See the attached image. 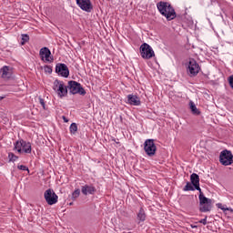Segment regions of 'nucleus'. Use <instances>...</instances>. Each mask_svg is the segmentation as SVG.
I'll return each mask as SVG.
<instances>
[{"instance_id": "obj_1", "label": "nucleus", "mask_w": 233, "mask_h": 233, "mask_svg": "<svg viewBox=\"0 0 233 233\" xmlns=\"http://www.w3.org/2000/svg\"><path fill=\"white\" fill-rule=\"evenodd\" d=\"M157 7L158 9V12H160V14L164 15V17H166L167 21H172V19H176V11L172 7V5H170V4L167 2H159L157 5Z\"/></svg>"}, {"instance_id": "obj_2", "label": "nucleus", "mask_w": 233, "mask_h": 233, "mask_svg": "<svg viewBox=\"0 0 233 233\" xmlns=\"http://www.w3.org/2000/svg\"><path fill=\"white\" fill-rule=\"evenodd\" d=\"M53 90L55 94L60 97V99H63V97H66V96H68V87H66L65 82L61 80H55L53 83Z\"/></svg>"}, {"instance_id": "obj_3", "label": "nucleus", "mask_w": 233, "mask_h": 233, "mask_svg": "<svg viewBox=\"0 0 233 233\" xmlns=\"http://www.w3.org/2000/svg\"><path fill=\"white\" fill-rule=\"evenodd\" d=\"M15 150H16L19 154H21V152L30 154L32 152V144L25 140L16 141L15 144Z\"/></svg>"}, {"instance_id": "obj_4", "label": "nucleus", "mask_w": 233, "mask_h": 233, "mask_svg": "<svg viewBox=\"0 0 233 233\" xmlns=\"http://www.w3.org/2000/svg\"><path fill=\"white\" fill-rule=\"evenodd\" d=\"M187 70L190 77H194L197 74H199V70H201V67L195 59L190 58L187 65Z\"/></svg>"}, {"instance_id": "obj_5", "label": "nucleus", "mask_w": 233, "mask_h": 233, "mask_svg": "<svg viewBox=\"0 0 233 233\" xmlns=\"http://www.w3.org/2000/svg\"><path fill=\"white\" fill-rule=\"evenodd\" d=\"M140 56L143 57V59H152L154 57V49H152V46H150L148 44L144 43L140 46Z\"/></svg>"}, {"instance_id": "obj_6", "label": "nucleus", "mask_w": 233, "mask_h": 233, "mask_svg": "<svg viewBox=\"0 0 233 233\" xmlns=\"http://www.w3.org/2000/svg\"><path fill=\"white\" fill-rule=\"evenodd\" d=\"M68 88L69 92L73 95L80 94V96H85L86 94V91L81 86V84L76 82V81H70L68 83Z\"/></svg>"}, {"instance_id": "obj_7", "label": "nucleus", "mask_w": 233, "mask_h": 233, "mask_svg": "<svg viewBox=\"0 0 233 233\" xmlns=\"http://www.w3.org/2000/svg\"><path fill=\"white\" fill-rule=\"evenodd\" d=\"M219 161L221 165L225 167H228V165H232L233 163V155L232 152L228 150H224L220 153Z\"/></svg>"}, {"instance_id": "obj_8", "label": "nucleus", "mask_w": 233, "mask_h": 233, "mask_svg": "<svg viewBox=\"0 0 233 233\" xmlns=\"http://www.w3.org/2000/svg\"><path fill=\"white\" fill-rule=\"evenodd\" d=\"M144 150L147 156L152 157L156 154V144H154V140L147 139L144 143Z\"/></svg>"}, {"instance_id": "obj_9", "label": "nucleus", "mask_w": 233, "mask_h": 233, "mask_svg": "<svg viewBox=\"0 0 233 233\" xmlns=\"http://www.w3.org/2000/svg\"><path fill=\"white\" fill-rule=\"evenodd\" d=\"M44 198L48 205H56L57 203L58 197L52 189H47L44 193Z\"/></svg>"}, {"instance_id": "obj_10", "label": "nucleus", "mask_w": 233, "mask_h": 233, "mask_svg": "<svg viewBox=\"0 0 233 233\" xmlns=\"http://www.w3.org/2000/svg\"><path fill=\"white\" fill-rule=\"evenodd\" d=\"M56 72L58 76L62 77H67L70 76V71L68 70V66L65 64H57L56 66Z\"/></svg>"}, {"instance_id": "obj_11", "label": "nucleus", "mask_w": 233, "mask_h": 233, "mask_svg": "<svg viewBox=\"0 0 233 233\" xmlns=\"http://www.w3.org/2000/svg\"><path fill=\"white\" fill-rule=\"evenodd\" d=\"M40 57L44 63H52V53L47 47H44L40 50Z\"/></svg>"}, {"instance_id": "obj_12", "label": "nucleus", "mask_w": 233, "mask_h": 233, "mask_svg": "<svg viewBox=\"0 0 233 233\" xmlns=\"http://www.w3.org/2000/svg\"><path fill=\"white\" fill-rule=\"evenodd\" d=\"M76 5L84 12H92V2L90 0H76Z\"/></svg>"}, {"instance_id": "obj_13", "label": "nucleus", "mask_w": 233, "mask_h": 233, "mask_svg": "<svg viewBox=\"0 0 233 233\" xmlns=\"http://www.w3.org/2000/svg\"><path fill=\"white\" fill-rule=\"evenodd\" d=\"M127 105H132L133 106H139L141 105V99L136 95L127 96Z\"/></svg>"}, {"instance_id": "obj_14", "label": "nucleus", "mask_w": 233, "mask_h": 233, "mask_svg": "<svg viewBox=\"0 0 233 233\" xmlns=\"http://www.w3.org/2000/svg\"><path fill=\"white\" fill-rule=\"evenodd\" d=\"M190 179H191V184L194 186L196 190H198L199 192H201V187H199V176H198V174L196 173H193L190 177Z\"/></svg>"}, {"instance_id": "obj_15", "label": "nucleus", "mask_w": 233, "mask_h": 233, "mask_svg": "<svg viewBox=\"0 0 233 233\" xmlns=\"http://www.w3.org/2000/svg\"><path fill=\"white\" fill-rule=\"evenodd\" d=\"M81 191L84 196H88L89 194L92 195L96 192V187L85 185L82 187Z\"/></svg>"}, {"instance_id": "obj_16", "label": "nucleus", "mask_w": 233, "mask_h": 233, "mask_svg": "<svg viewBox=\"0 0 233 233\" xmlns=\"http://www.w3.org/2000/svg\"><path fill=\"white\" fill-rule=\"evenodd\" d=\"M0 72L2 74L3 79H8L12 76V70L6 66H4Z\"/></svg>"}, {"instance_id": "obj_17", "label": "nucleus", "mask_w": 233, "mask_h": 233, "mask_svg": "<svg viewBox=\"0 0 233 233\" xmlns=\"http://www.w3.org/2000/svg\"><path fill=\"white\" fill-rule=\"evenodd\" d=\"M211 205L212 203L200 204V212H210V209L212 208Z\"/></svg>"}, {"instance_id": "obj_18", "label": "nucleus", "mask_w": 233, "mask_h": 233, "mask_svg": "<svg viewBox=\"0 0 233 233\" xmlns=\"http://www.w3.org/2000/svg\"><path fill=\"white\" fill-rule=\"evenodd\" d=\"M189 108H190L192 114H194V116H199V114H200L199 109H198V107L196 106V104H194V102H192V101L189 102Z\"/></svg>"}, {"instance_id": "obj_19", "label": "nucleus", "mask_w": 233, "mask_h": 233, "mask_svg": "<svg viewBox=\"0 0 233 233\" xmlns=\"http://www.w3.org/2000/svg\"><path fill=\"white\" fill-rule=\"evenodd\" d=\"M198 199L200 201V205H205L206 203H212V200L208 198L207 197H205V195H203V193L199 194Z\"/></svg>"}, {"instance_id": "obj_20", "label": "nucleus", "mask_w": 233, "mask_h": 233, "mask_svg": "<svg viewBox=\"0 0 233 233\" xmlns=\"http://www.w3.org/2000/svg\"><path fill=\"white\" fill-rule=\"evenodd\" d=\"M137 219L138 221H145L147 219V215L145 214V209L141 208L137 213Z\"/></svg>"}, {"instance_id": "obj_21", "label": "nucleus", "mask_w": 233, "mask_h": 233, "mask_svg": "<svg viewBox=\"0 0 233 233\" xmlns=\"http://www.w3.org/2000/svg\"><path fill=\"white\" fill-rule=\"evenodd\" d=\"M218 208H220V210H223L224 212H233L232 208H227L225 205L222 204H218Z\"/></svg>"}, {"instance_id": "obj_22", "label": "nucleus", "mask_w": 233, "mask_h": 233, "mask_svg": "<svg viewBox=\"0 0 233 233\" xmlns=\"http://www.w3.org/2000/svg\"><path fill=\"white\" fill-rule=\"evenodd\" d=\"M185 191H188V190H196V187H194V184L187 182V185L184 187Z\"/></svg>"}, {"instance_id": "obj_23", "label": "nucleus", "mask_w": 233, "mask_h": 233, "mask_svg": "<svg viewBox=\"0 0 233 233\" xmlns=\"http://www.w3.org/2000/svg\"><path fill=\"white\" fill-rule=\"evenodd\" d=\"M69 130L72 134H76V132H77V124L72 123L70 125Z\"/></svg>"}, {"instance_id": "obj_24", "label": "nucleus", "mask_w": 233, "mask_h": 233, "mask_svg": "<svg viewBox=\"0 0 233 233\" xmlns=\"http://www.w3.org/2000/svg\"><path fill=\"white\" fill-rule=\"evenodd\" d=\"M30 37L27 35H22V42L21 45H25V43H28Z\"/></svg>"}, {"instance_id": "obj_25", "label": "nucleus", "mask_w": 233, "mask_h": 233, "mask_svg": "<svg viewBox=\"0 0 233 233\" xmlns=\"http://www.w3.org/2000/svg\"><path fill=\"white\" fill-rule=\"evenodd\" d=\"M79 194H81V190L79 189L75 190L72 194L73 199H76V198H79Z\"/></svg>"}, {"instance_id": "obj_26", "label": "nucleus", "mask_w": 233, "mask_h": 233, "mask_svg": "<svg viewBox=\"0 0 233 233\" xmlns=\"http://www.w3.org/2000/svg\"><path fill=\"white\" fill-rule=\"evenodd\" d=\"M8 157L10 161H17L18 159L17 156L14 155V153H9Z\"/></svg>"}, {"instance_id": "obj_27", "label": "nucleus", "mask_w": 233, "mask_h": 233, "mask_svg": "<svg viewBox=\"0 0 233 233\" xmlns=\"http://www.w3.org/2000/svg\"><path fill=\"white\" fill-rule=\"evenodd\" d=\"M39 103H40L41 106L45 110V108H46V106H45V100L43 98L39 97Z\"/></svg>"}, {"instance_id": "obj_28", "label": "nucleus", "mask_w": 233, "mask_h": 233, "mask_svg": "<svg viewBox=\"0 0 233 233\" xmlns=\"http://www.w3.org/2000/svg\"><path fill=\"white\" fill-rule=\"evenodd\" d=\"M18 169L24 170V171L26 170L28 172V168L26 167V166L20 165V166H18Z\"/></svg>"}, {"instance_id": "obj_29", "label": "nucleus", "mask_w": 233, "mask_h": 233, "mask_svg": "<svg viewBox=\"0 0 233 233\" xmlns=\"http://www.w3.org/2000/svg\"><path fill=\"white\" fill-rule=\"evenodd\" d=\"M45 70L48 72V74H52V68H50V66H46Z\"/></svg>"}, {"instance_id": "obj_30", "label": "nucleus", "mask_w": 233, "mask_h": 233, "mask_svg": "<svg viewBox=\"0 0 233 233\" xmlns=\"http://www.w3.org/2000/svg\"><path fill=\"white\" fill-rule=\"evenodd\" d=\"M199 223H202V225H207V217L203 219H200Z\"/></svg>"}, {"instance_id": "obj_31", "label": "nucleus", "mask_w": 233, "mask_h": 233, "mask_svg": "<svg viewBox=\"0 0 233 233\" xmlns=\"http://www.w3.org/2000/svg\"><path fill=\"white\" fill-rule=\"evenodd\" d=\"M63 120L65 121V123H68V120L66 118V116H63Z\"/></svg>"}, {"instance_id": "obj_32", "label": "nucleus", "mask_w": 233, "mask_h": 233, "mask_svg": "<svg viewBox=\"0 0 233 233\" xmlns=\"http://www.w3.org/2000/svg\"><path fill=\"white\" fill-rule=\"evenodd\" d=\"M5 99V96H0V101H3Z\"/></svg>"}]
</instances>
